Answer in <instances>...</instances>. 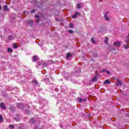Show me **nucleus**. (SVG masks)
<instances>
[{
    "instance_id": "f257e3e1",
    "label": "nucleus",
    "mask_w": 129,
    "mask_h": 129,
    "mask_svg": "<svg viewBox=\"0 0 129 129\" xmlns=\"http://www.w3.org/2000/svg\"><path fill=\"white\" fill-rule=\"evenodd\" d=\"M117 81V84H116V86H119V85H121L122 84V82H121V81L120 80L116 79Z\"/></svg>"
},
{
    "instance_id": "f03ea898",
    "label": "nucleus",
    "mask_w": 129,
    "mask_h": 129,
    "mask_svg": "<svg viewBox=\"0 0 129 129\" xmlns=\"http://www.w3.org/2000/svg\"><path fill=\"white\" fill-rule=\"evenodd\" d=\"M120 42H118V41H116L115 42L113 43V45L114 46H116V47H120Z\"/></svg>"
},
{
    "instance_id": "7ed1b4c3",
    "label": "nucleus",
    "mask_w": 129,
    "mask_h": 129,
    "mask_svg": "<svg viewBox=\"0 0 129 129\" xmlns=\"http://www.w3.org/2000/svg\"><path fill=\"white\" fill-rule=\"evenodd\" d=\"M27 23L30 25V26H33L34 24V21L32 20H30L28 21H27Z\"/></svg>"
},
{
    "instance_id": "20e7f679",
    "label": "nucleus",
    "mask_w": 129,
    "mask_h": 129,
    "mask_svg": "<svg viewBox=\"0 0 129 129\" xmlns=\"http://www.w3.org/2000/svg\"><path fill=\"white\" fill-rule=\"evenodd\" d=\"M40 65H42L43 66H45V67L48 66V64L47 63V62H46L45 61L40 62Z\"/></svg>"
},
{
    "instance_id": "39448f33",
    "label": "nucleus",
    "mask_w": 129,
    "mask_h": 129,
    "mask_svg": "<svg viewBox=\"0 0 129 129\" xmlns=\"http://www.w3.org/2000/svg\"><path fill=\"white\" fill-rule=\"evenodd\" d=\"M78 100L79 102L80 103L82 102L83 101H86V99H85V100H83L81 98H78Z\"/></svg>"
},
{
    "instance_id": "423d86ee",
    "label": "nucleus",
    "mask_w": 129,
    "mask_h": 129,
    "mask_svg": "<svg viewBox=\"0 0 129 129\" xmlns=\"http://www.w3.org/2000/svg\"><path fill=\"white\" fill-rule=\"evenodd\" d=\"M78 15H79V12H75V14L72 16L73 19H75V18H76Z\"/></svg>"
},
{
    "instance_id": "0eeeda50",
    "label": "nucleus",
    "mask_w": 129,
    "mask_h": 129,
    "mask_svg": "<svg viewBox=\"0 0 129 129\" xmlns=\"http://www.w3.org/2000/svg\"><path fill=\"white\" fill-rule=\"evenodd\" d=\"M110 83V82L109 81V80L107 79L104 81L103 82V84H109Z\"/></svg>"
},
{
    "instance_id": "6e6552de",
    "label": "nucleus",
    "mask_w": 129,
    "mask_h": 129,
    "mask_svg": "<svg viewBox=\"0 0 129 129\" xmlns=\"http://www.w3.org/2000/svg\"><path fill=\"white\" fill-rule=\"evenodd\" d=\"M4 105H5V104H4L3 102L1 103L0 104V106L1 108H3L4 109H6L7 107H6V106H4Z\"/></svg>"
},
{
    "instance_id": "1a4fd4ad",
    "label": "nucleus",
    "mask_w": 129,
    "mask_h": 129,
    "mask_svg": "<svg viewBox=\"0 0 129 129\" xmlns=\"http://www.w3.org/2000/svg\"><path fill=\"white\" fill-rule=\"evenodd\" d=\"M93 82H95V81H97V77L95 76L94 78L92 79Z\"/></svg>"
},
{
    "instance_id": "9d476101",
    "label": "nucleus",
    "mask_w": 129,
    "mask_h": 129,
    "mask_svg": "<svg viewBox=\"0 0 129 129\" xmlns=\"http://www.w3.org/2000/svg\"><path fill=\"white\" fill-rule=\"evenodd\" d=\"M4 11L8 12V11H9V9H8V6H7V5L4 6Z\"/></svg>"
},
{
    "instance_id": "9b49d317",
    "label": "nucleus",
    "mask_w": 129,
    "mask_h": 129,
    "mask_svg": "<svg viewBox=\"0 0 129 129\" xmlns=\"http://www.w3.org/2000/svg\"><path fill=\"white\" fill-rule=\"evenodd\" d=\"M32 59H33V62H36V61H37V56L36 55L33 56Z\"/></svg>"
},
{
    "instance_id": "f8f14e48",
    "label": "nucleus",
    "mask_w": 129,
    "mask_h": 129,
    "mask_svg": "<svg viewBox=\"0 0 129 129\" xmlns=\"http://www.w3.org/2000/svg\"><path fill=\"white\" fill-rule=\"evenodd\" d=\"M8 39L10 40V41H12V40H14V37L12 35H9L8 36Z\"/></svg>"
},
{
    "instance_id": "ddd939ff",
    "label": "nucleus",
    "mask_w": 129,
    "mask_h": 129,
    "mask_svg": "<svg viewBox=\"0 0 129 129\" xmlns=\"http://www.w3.org/2000/svg\"><path fill=\"white\" fill-rule=\"evenodd\" d=\"M104 42L106 44H108V37H106L105 38Z\"/></svg>"
},
{
    "instance_id": "4468645a",
    "label": "nucleus",
    "mask_w": 129,
    "mask_h": 129,
    "mask_svg": "<svg viewBox=\"0 0 129 129\" xmlns=\"http://www.w3.org/2000/svg\"><path fill=\"white\" fill-rule=\"evenodd\" d=\"M32 83H33V84H35V85H37L38 84V81H37V80H34L33 81H32Z\"/></svg>"
},
{
    "instance_id": "2eb2a0df",
    "label": "nucleus",
    "mask_w": 129,
    "mask_h": 129,
    "mask_svg": "<svg viewBox=\"0 0 129 129\" xmlns=\"http://www.w3.org/2000/svg\"><path fill=\"white\" fill-rule=\"evenodd\" d=\"M91 41L93 44H95V40H94V38L92 37Z\"/></svg>"
},
{
    "instance_id": "dca6fc26",
    "label": "nucleus",
    "mask_w": 129,
    "mask_h": 129,
    "mask_svg": "<svg viewBox=\"0 0 129 129\" xmlns=\"http://www.w3.org/2000/svg\"><path fill=\"white\" fill-rule=\"evenodd\" d=\"M4 120V118H3V115L0 114V123L2 122Z\"/></svg>"
},
{
    "instance_id": "f3484780",
    "label": "nucleus",
    "mask_w": 129,
    "mask_h": 129,
    "mask_svg": "<svg viewBox=\"0 0 129 129\" xmlns=\"http://www.w3.org/2000/svg\"><path fill=\"white\" fill-rule=\"evenodd\" d=\"M104 17H105L106 21H109V18H108V17H107V15H105Z\"/></svg>"
},
{
    "instance_id": "a211bd4d",
    "label": "nucleus",
    "mask_w": 129,
    "mask_h": 129,
    "mask_svg": "<svg viewBox=\"0 0 129 129\" xmlns=\"http://www.w3.org/2000/svg\"><path fill=\"white\" fill-rule=\"evenodd\" d=\"M69 26L70 28H71V29H72L74 27V25H73V23H70L69 24Z\"/></svg>"
},
{
    "instance_id": "6ab92c4d",
    "label": "nucleus",
    "mask_w": 129,
    "mask_h": 129,
    "mask_svg": "<svg viewBox=\"0 0 129 129\" xmlns=\"http://www.w3.org/2000/svg\"><path fill=\"white\" fill-rule=\"evenodd\" d=\"M9 127H10V128H12V129L15 128V126H14V125H9Z\"/></svg>"
},
{
    "instance_id": "aec40b11",
    "label": "nucleus",
    "mask_w": 129,
    "mask_h": 129,
    "mask_svg": "<svg viewBox=\"0 0 129 129\" xmlns=\"http://www.w3.org/2000/svg\"><path fill=\"white\" fill-rule=\"evenodd\" d=\"M77 6H78V9L79 10L81 9V4H78Z\"/></svg>"
},
{
    "instance_id": "412c9836",
    "label": "nucleus",
    "mask_w": 129,
    "mask_h": 129,
    "mask_svg": "<svg viewBox=\"0 0 129 129\" xmlns=\"http://www.w3.org/2000/svg\"><path fill=\"white\" fill-rule=\"evenodd\" d=\"M13 48H14V49H17L18 48V45H17L16 43H14L13 45Z\"/></svg>"
},
{
    "instance_id": "4be33fe9",
    "label": "nucleus",
    "mask_w": 129,
    "mask_h": 129,
    "mask_svg": "<svg viewBox=\"0 0 129 129\" xmlns=\"http://www.w3.org/2000/svg\"><path fill=\"white\" fill-rule=\"evenodd\" d=\"M30 120L31 121V122H33V123L36 122V120H35V119H34V118L30 119Z\"/></svg>"
},
{
    "instance_id": "5701e85b",
    "label": "nucleus",
    "mask_w": 129,
    "mask_h": 129,
    "mask_svg": "<svg viewBox=\"0 0 129 129\" xmlns=\"http://www.w3.org/2000/svg\"><path fill=\"white\" fill-rule=\"evenodd\" d=\"M69 33L70 34H73V33H74V31L72 30H69Z\"/></svg>"
},
{
    "instance_id": "b1692460",
    "label": "nucleus",
    "mask_w": 129,
    "mask_h": 129,
    "mask_svg": "<svg viewBox=\"0 0 129 129\" xmlns=\"http://www.w3.org/2000/svg\"><path fill=\"white\" fill-rule=\"evenodd\" d=\"M71 56H72V55H71V53H67V58H69L70 57H71Z\"/></svg>"
},
{
    "instance_id": "393cba45",
    "label": "nucleus",
    "mask_w": 129,
    "mask_h": 129,
    "mask_svg": "<svg viewBox=\"0 0 129 129\" xmlns=\"http://www.w3.org/2000/svg\"><path fill=\"white\" fill-rule=\"evenodd\" d=\"M8 52H13V50L11 48H8Z\"/></svg>"
},
{
    "instance_id": "a878e982",
    "label": "nucleus",
    "mask_w": 129,
    "mask_h": 129,
    "mask_svg": "<svg viewBox=\"0 0 129 129\" xmlns=\"http://www.w3.org/2000/svg\"><path fill=\"white\" fill-rule=\"evenodd\" d=\"M124 47L125 49H127V48H128V46H126V44H124Z\"/></svg>"
},
{
    "instance_id": "bb28decb",
    "label": "nucleus",
    "mask_w": 129,
    "mask_h": 129,
    "mask_svg": "<svg viewBox=\"0 0 129 129\" xmlns=\"http://www.w3.org/2000/svg\"><path fill=\"white\" fill-rule=\"evenodd\" d=\"M35 10H32L31 11V13L32 14H34V13H35Z\"/></svg>"
},
{
    "instance_id": "cd10ccee",
    "label": "nucleus",
    "mask_w": 129,
    "mask_h": 129,
    "mask_svg": "<svg viewBox=\"0 0 129 129\" xmlns=\"http://www.w3.org/2000/svg\"><path fill=\"white\" fill-rule=\"evenodd\" d=\"M35 18H36L37 19H39V18H40V16H38V15H35Z\"/></svg>"
},
{
    "instance_id": "c85d7f7f",
    "label": "nucleus",
    "mask_w": 129,
    "mask_h": 129,
    "mask_svg": "<svg viewBox=\"0 0 129 129\" xmlns=\"http://www.w3.org/2000/svg\"><path fill=\"white\" fill-rule=\"evenodd\" d=\"M102 72L103 73L104 72H106V70H102Z\"/></svg>"
},
{
    "instance_id": "c756f323",
    "label": "nucleus",
    "mask_w": 129,
    "mask_h": 129,
    "mask_svg": "<svg viewBox=\"0 0 129 129\" xmlns=\"http://www.w3.org/2000/svg\"><path fill=\"white\" fill-rule=\"evenodd\" d=\"M39 22H40V19H36V22L39 23Z\"/></svg>"
},
{
    "instance_id": "7c9ffc66",
    "label": "nucleus",
    "mask_w": 129,
    "mask_h": 129,
    "mask_svg": "<svg viewBox=\"0 0 129 129\" xmlns=\"http://www.w3.org/2000/svg\"><path fill=\"white\" fill-rule=\"evenodd\" d=\"M129 39H127V41H126V44H128Z\"/></svg>"
},
{
    "instance_id": "2f4dec72",
    "label": "nucleus",
    "mask_w": 129,
    "mask_h": 129,
    "mask_svg": "<svg viewBox=\"0 0 129 129\" xmlns=\"http://www.w3.org/2000/svg\"><path fill=\"white\" fill-rule=\"evenodd\" d=\"M110 72L109 71L107 72V74H110Z\"/></svg>"
},
{
    "instance_id": "473e14b6",
    "label": "nucleus",
    "mask_w": 129,
    "mask_h": 129,
    "mask_svg": "<svg viewBox=\"0 0 129 129\" xmlns=\"http://www.w3.org/2000/svg\"><path fill=\"white\" fill-rule=\"evenodd\" d=\"M2 10V6H0V11Z\"/></svg>"
}]
</instances>
